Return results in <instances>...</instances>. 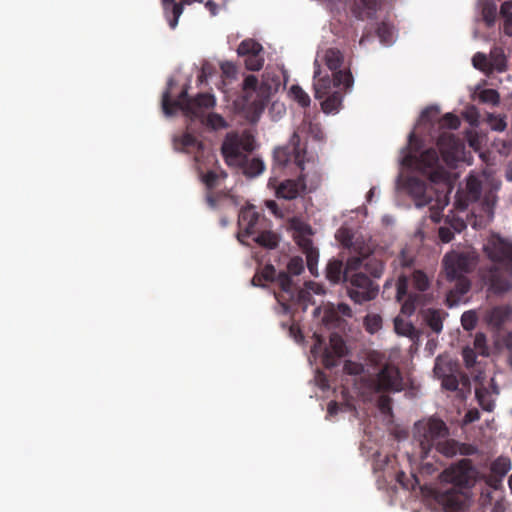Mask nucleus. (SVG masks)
<instances>
[{
  "instance_id": "nucleus-1",
  "label": "nucleus",
  "mask_w": 512,
  "mask_h": 512,
  "mask_svg": "<svg viewBox=\"0 0 512 512\" xmlns=\"http://www.w3.org/2000/svg\"><path fill=\"white\" fill-rule=\"evenodd\" d=\"M215 105L216 99L213 95L201 93L182 106V112L190 120H199L211 130L225 129L228 127L226 120L220 114L210 112Z\"/></svg>"
},
{
  "instance_id": "nucleus-2",
  "label": "nucleus",
  "mask_w": 512,
  "mask_h": 512,
  "mask_svg": "<svg viewBox=\"0 0 512 512\" xmlns=\"http://www.w3.org/2000/svg\"><path fill=\"white\" fill-rule=\"evenodd\" d=\"M449 436V429L444 421L431 417L420 420L414 424L413 440L420 448V457L426 458L432 448L436 447V442L442 437Z\"/></svg>"
},
{
  "instance_id": "nucleus-3",
  "label": "nucleus",
  "mask_w": 512,
  "mask_h": 512,
  "mask_svg": "<svg viewBox=\"0 0 512 512\" xmlns=\"http://www.w3.org/2000/svg\"><path fill=\"white\" fill-rule=\"evenodd\" d=\"M478 471L469 459H462L444 469L438 476L442 486L472 491Z\"/></svg>"
},
{
  "instance_id": "nucleus-4",
  "label": "nucleus",
  "mask_w": 512,
  "mask_h": 512,
  "mask_svg": "<svg viewBox=\"0 0 512 512\" xmlns=\"http://www.w3.org/2000/svg\"><path fill=\"white\" fill-rule=\"evenodd\" d=\"M436 503L444 512H469L473 503V493L450 486H440L432 492Z\"/></svg>"
},
{
  "instance_id": "nucleus-5",
  "label": "nucleus",
  "mask_w": 512,
  "mask_h": 512,
  "mask_svg": "<svg viewBox=\"0 0 512 512\" xmlns=\"http://www.w3.org/2000/svg\"><path fill=\"white\" fill-rule=\"evenodd\" d=\"M255 149V138L250 132L238 134L227 133L221 145V153L227 165L239 164L244 161V152Z\"/></svg>"
},
{
  "instance_id": "nucleus-6",
  "label": "nucleus",
  "mask_w": 512,
  "mask_h": 512,
  "mask_svg": "<svg viewBox=\"0 0 512 512\" xmlns=\"http://www.w3.org/2000/svg\"><path fill=\"white\" fill-rule=\"evenodd\" d=\"M366 381L368 387L375 393H396L404 389L401 372L391 363H385L373 377Z\"/></svg>"
},
{
  "instance_id": "nucleus-7",
  "label": "nucleus",
  "mask_w": 512,
  "mask_h": 512,
  "mask_svg": "<svg viewBox=\"0 0 512 512\" xmlns=\"http://www.w3.org/2000/svg\"><path fill=\"white\" fill-rule=\"evenodd\" d=\"M476 264L477 255L472 251H451L446 253L442 259L443 270L449 281L470 273Z\"/></svg>"
},
{
  "instance_id": "nucleus-8",
  "label": "nucleus",
  "mask_w": 512,
  "mask_h": 512,
  "mask_svg": "<svg viewBox=\"0 0 512 512\" xmlns=\"http://www.w3.org/2000/svg\"><path fill=\"white\" fill-rule=\"evenodd\" d=\"M346 292L349 298L356 304L374 300L379 292V286L365 273L351 274L346 284Z\"/></svg>"
},
{
  "instance_id": "nucleus-9",
  "label": "nucleus",
  "mask_w": 512,
  "mask_h": 512,
  "mask_svg": "<svg viewBox=\"0 0 512 512\" xmlns=\"http://www.w3.org/2000/svg\"><path fill=\"white\" fill-rule=\"evenodd\" d=\"M316 69L314 71V79L318 78L314 83V97L316 99H323L325 96L331 94L333 88H339L343 85L345 88H350L353 84V77L349 71L339 70L333 73V78L329 76L320 77L321 70L318 61L315 60Z\"/></svg>"
},
{
  "instance_id": "nucleus-10",
  "label": "nucleus",
  "mask_w": 512,
  "mask_h": 512,
  "mask_svg": "<svg viewBox=\"0 0 512 512\" xmlns=\"http://www.w3.org/2000/svg\"><path fill=\"white\" fill-rule=\"evenodd\" d=\"M434 375L441 380V385L449 391H456L459 386L460 366L457 361L447 355L435 359Z\"/></svg>"
},
{
  "instance_id": "nucleus-11",
  "label": "nucleus",
  "mask_w": 512,
  "mask_h": 512,
  "mask_svg": "<svg viewBox=\"0 0 512 512\" xmlns=\"http://www.w3.org/2000/svg\"><path fill=\"white\" fill-rule=\"evenodd\" d=\"M409 279L400 275L396 282V301L402 303L401 312L412 315L418 306L424 305L425 297L419 293L408 292Z\"/></svg>"
},
{
  "instance_id": "nucleus-12",
  "label": "nucleus",
  "mask_w": 512,
  "mask_h": 512,
  "mask_svg": "<svg viewBox=\"0 0 512 512\" xmlns=\"http://www.w3.org/2000/svg\"><path fill=\"white\" fill-rule=\"evenodd\" d=\"M484 250L494 264L512 265V242L509 240L493 235L488 240Z\"/></svg>"
},
{
  "instance_id": "nucleus-13",
  "label": "nucleus",
  "mask_w": 512,
  "mask_h": 512,
  "mask_svg": "<svg viewBox=\"0 0 512 512\" xmlns=\"http://www.w3.org/2000/svg\"><path fill=\"white\" fill-rule=\"evenodd\" d=\"M353 311L346 303H327L323 306L322 323L329 329L344 328L345 318H352Z\"/></svg>"
},
{
  "instance_id": "nucleus-14",
  "label": "nucleus",
  "mask_w": 512,
  "mask_h": 512,
  "mask_svg": "<svg viewBox=\"0 0 512 512\" xmlns=\"http://www.w3.org/2000/svg\"><path fill=\"white\" fill-rule=\"evenodd\" d=\"M264 221L265 218L255 211L253 206L242 208L238 216V225L242 231L238 232L237 239L244 243L242 238L260 232Z\"/></svg>"
},
{
  "instance_id": "nucleus-15",
  "label": "nucleus",
  "mask_w": 512,
  "mask_h": 512,
  "mask_svg": "<svg viewBox=\"0 0 512 512\" xmlns=\"http://www.w3.org/2000/svg\"><path fill=\"white\" fill-rule=\"evenodd\" d=\"M299 146L300 137L297 132H294L287 145L275 148L273 153L275 162L284 166L293 158L296 165L303 169V155Z\"/></svg>"
},
{
  "instance_id": "nucleus-16",
  "label": "nucleus",
  "mask_w": 512,
  "mask_h": 512,
  "mask_svg": "<svg viewBox=\"0 0 512 512\" xmlns=\"http://www.w3.org/2000/svg\"><path fill=\"white\" fill-rule=\"evenodd\" d=\"M305 269L304 261L300 256L292 257L286 266V271H281L277 275V283L281 290L286 294L294 297L295 282L293 276H299Z\"/></svg>"
},
{
  "instance_id": "nucleus-17",
  "label": "nucleus",
  "mask_w": 512,
  "mask_h": 512,
  "mask_svg": "<svg viewBox=\"0 0 512 512\" xmlns=\"http://www.w3.org/2000/svg\"><path fill=\"white\" fill-rule=\"evenodd\" d=\"M435 450L447 458L455 456H469L478 452L476 446L468 443H460L449 436L442 437L440 441L436 442Z\"/></svg>"
},
{
  "instance_id": "nucleus-18",
  "label": "nucleus",
  "mask_w": 512,
  "mask_h": 512,
  "mask_svg": "<svg viewBox=\"0 0 512 512\" xmlns=\"http://www.w3.org/2000/svg\"><path fill=\"white\" fill-rule=\"evenodd\" d=\"M348 352L343 338L337 334L332 333L329 339V346L324 350L322 361L326 368H333L337 366L338 359L344 357Z\"/></svg>"
},
{
  "instance_id": "nucleus-19",
  "label": "nucleus",
  "mask_w": 512,
  "mask_h": 512,
  "mask_svg": "<svg viewBox=\"0 0 512 512\" xmlns=\"http://www.w3.org/2000/svg\"><path fill=\"white\" fill-rule=\"evenodd\" d=\"M482 278L489 285V290L495 294L502 295L512 288L511 281L496 264L484 271Z\"/></svg>"
},
{
  "instance_id": "nucleus-20",
  "label": "nucleus",
  "mask_w": 512,
  "mask_h": 512,
  "mask_svg": "<svg viewBox=\"0 0 512 512\" xmlns=\"http://www.w3.org/2000/svg\"><path fill=\"white\" fill-rule=\"evenodd\" d=\"M437 146L448 165H453L460 158L462 145L453 135L442 134L438 138Z\"/></svg>"
},
{
  "instance_id": "nucleus-21",
  "label": "nucleus",
  "mask_w": 512,
  "mask_h": 512,
  "mask_svg": "<svg viewBox=\"0 0 512 512\" xmlns=\"http://www.w3.org/2000/svg\"><path fill=\"white\" fill-rule=\"evenodd\" d=\"M404 189L412 197L417 208L427 206L433 201L432 195L427 191L426 184L417 178L407 179Z\"/></svg>"
},
{
  "instance_id": "nucleus-22",
  "label": "nucleus",
  "mask_w": 512,
  "mask_h": 512,
  "mask_svg": "<svg viewBox=\"0 0 512 512\" xmlns=\"http://www.w3.org/2000/svg\"><path fill=\"white\" fill-rule=\"evenodd\" d=\"M403 162L408 166L415 167L424 174L438 165V154L434 149L424 151L419 157L416 154L409 153Z\"/></svg>"
},
{
  "instance_id": "nucleus-23",
  "label": "nucleus",
  "mask_w": 512,
  "mask_h": 512,
  "mask_svg": "<svg viewBox=\"0 0 512 512\" xmlns=\"http://www.w3.org/2000/svg\"><path fill=\"white\" fill-rule=\"evenodd\" d=\"M306 189L305 176L301 174L297 179L285 180L280 183L276 195L285 200L296 199Z\"/></svg>"
},
{
  "instance_id": "nucleus-24",
  "label": "nucleus",
  "mask_w": 512,
  "mask_h": 512,
  "mask_svg": "<svg viewBox=\"0 0 512 512\" xmlns=\"http://www.w3.org/2000/svg\"><path fill=\"white\" fill-rule=\"evenodd\" d=\"M258 79L254 75H249L243 82V99L246 105H252L255 109L263 110V100L258 98L257 93Z\"/></svg>"
},
{
  "instance_id": "nucleus-25",
  "label": "nucleus",
  "mask_w": 512,
  "mask_h": 512,
  "mask_svg": "<svg viewBox=\"0 0 512 512\" xmlns=\"http://www.w3.org/2000/svg\"><path fill=\"white\" fill-rule=\"evenodd\" d=\"M511 309L508 306H494L486 310L484 315L485 322L494 329H500L509 319Z\"/></svg>"
},
{
  "instance_id": "nucleus-26",
  "label": "nucleus",
  "mask_w": 512,
  "mask_h": 512,
  "mask_svg": "<svg viewBox=\"0 0 512 512\" xmlns=\"http://www.w3.org/2000/svg\"><path fill=\"white\" fill-rule=\"evenodd\" d=\"M325 276L327 280L334 285L340 283L347 284L350 277V275L347 274L342 260L339 259L329 260L325 269Z\"/></svg>"
},
{
  "instance_id": "nucleus-27",
  "label": "nucleus",
  "mask_w": 512,
  "mask_h": 512,
  "mask_svg": "<svg viewBox=\"0 0 512 512\" xmlns=\"http://www.w3.org/2000/svg\"><path fill=\"white\" fill-rule=\"evenodd\" d=\"M194 98H188L187 90H183L178 99L171 101L170 100V91L166 90L162 94V110L165 116L170 117L173 116L177 109L182 110V106H184L188 101L194 100Z\"/></svg>"
},
{
  "instance_id": "nucleus-28",
  "label": "nucleus",
  "mask_w": 512,
  "mask_h": 512,
  "mask_svg": "<svg viewBox=\"0 0 512 512\" xmlns=\"http://www.w3.org/2000/svg\"><path fill=\"white\" fill-rule=\"evenodd\" d=\"M229 166L241 169L242 173L248 178L259 176L265 169L264 162L260 158H249L247 155H244V161L241 163Z\"/></svg>"
},
{
  "instance_id": "nucleus-29",
  "label": "nucleus",
  "mask_w": 512,
  "mask_h": 512,
  "mask_svg": "<svg viewBox=\"0 0 512 512\" xmlns=\"http://www.w3.org/2000/svg\"><path fill=\"white\" fill-rule=\"evenodd\" d=\"M380 9L379 0H360V4L353 9L355 17L359 20L374 19Z\"/></svg>"
},
{
  "instance_id": "nucleus-30",
  "label": "nucleus",
  "mask_w": 512,
  "mask_h": 512,
  "mask_svg": "<svg viewBox=\"0 0 512 512\" xmlns=\"http://www.w3.org/2000/svg\"><path fill=\"white\" fill-rule=\"evenodd\" d=\"M453 281H455V286L447 295V302L451 307L457 305L460 302L461 297L466 294L471 287V283L466 276H461Z\"/></svg>"
},
{
  "instance_id": "nucleus-31",
  "label": "nucleus",
  "mask_w": 512,
  "mask_h": 512,
  "mask_svg": "<svg viewBox=\"0 0 512 512\" xmlns=\"http://www.w3.org/2000/svg\"><path fill=\"white\" fill-rule=\"evenodd\" d=\"M321 58L325 65L333 72L339 71L338 69L344 60L343 54L337 48L325 49Z\"/></svg>"
},
{
  "instance_id": "nucleus-32",
  "label": "nucleus",
  "mask_w": 512,
  "mask_h": 512,
  "mask_svg": "<svg viewBox=\"0 0 512 512\" xmlns=\"http://www.w3.org/2000/svg\"><path fill=\"white\" fill-rule=\"evenodd\" d=\"M298 235L296 236L297 244L301 247L303 253L315 249L312 240L309 237L312 234V229L305 223H299L296 227Z\"/></svg>"
},
{
  "instance_id": "nucleus-33",
  "label": "nucleus",
  "mask_w": 512,
  "mask_h": 512,
  "mask_svg": "<svg viewBox=\"0 0 512 512\" xmlns=\"http://www.w3.org/2000/svg\"><path fill=\"white\" fill-rule=\"evenodd\" d=\"M482 182L479 177L469 175L466 181V197L471 202H476L481 199Z\"/></svg>"
},
{
  "instance_id": "nucleus-34",
  "label": "nucleus",
  "mask_w": 512,
  "mask_h": 512,
  "mask_svg": "<svg viewBox=\"0 0 512 512\" xmlns=\"http://www.w3.org/2000/svg\"><path fill=\"white\" fill-rule=\"evenodd\" d=\"M394 330L398 335L408 337L411 340L419 338V331L413 326V324L399 317L394 319Z\"/></svg>"
},
{
  "instance_id": "nucleus-35",
  "label": "nucleus",
  "mask_w": 512,
  "mask_h": 512,
  "mask_svg": "<svg viewBox=\"0 0 512 512\" xmlns=\"http://www.w3.org/2000/svg\"><path fill=\"white\" fill-rule=\"evenodd\" d=\"M325 97L326 98L321 102L323 112L326 114L337 113L342 105L341 92L336 90Z\"/></svg>"
},
{
  "instance_id": "nucleus-36",
  "label": "nucleus",
  "mask_w": 512,
  "mask_h": 512,
  "mask_svg": "<svg viewBox=\"0 0 512 512\" xmlns=\"http://www.w3.org/2000/svg\"><path fill=\"white\" fill-rule=\"evenodd\" d=\"M423 319L435 333H440L443 329L441 311L437 309H427L423 311Z\"/></svg>"
},
{
  "instance_id": "nucleus-37",
  "label": "nucleus",
  "mask_w": 512,
  "mask_h": 512,
  "mask_svg": "<svg viewBox=\"0 0 512 512\" xmlns=\"http://www.w3.org/2000/svg\"><path fill=\"white\" fill-rule=\"evenodd\" d=\"M489 63L491 67V72L497 70L498 72H503L506 67V57L503 52V49L500 47H494L491 49L489 54Z\"/></svg>"
},
{
  "instance_id": "nucleus-38",
  "label": "nucleus",
  "mask_w": 512,
  "mask_h": 512,
  "mask_svg": "<svg viewBox=\"0 0 512 512\" xmlns=\"http://www.w3.org/2000/svg\"><path fill=\"white\" fill-rule=\"evenodd\" d=\"M466 227L465 223L460 220H454L450 227L443 226L438 230L439 238L442 242L448 243L454 238V232H461Z\"/></svg>"
},
{
  "instance_id": "nucleus-39",
  "label": "nucleus",
  "mask_w": 512,
  "mask_h": 512,
  "mask_svg": "<svg viewBox=\"0 0 512 512\" xmlns=\"http://www.w3.org/2000/svg\"><path fill=\"white\" fill-rule=\"evenodd\" d=\"M257 234L258 235L254 238V241L260 246L268 249H274L277 247L279 239L275 233L267 231L263 227Z\"/></svg>"
},
{
  "instance_id": "nucleus-40",
  "label": "nucleus",
  "mask_w": 512,
  "mask_h": 512,
  "mask_svg": "<svg viewBox=\"0 0 512 512\" xmlns=\"http://www.w3.org/2000/svg\"><path fill=\"white\" fill-rule=\"evenodd\" d=\"M424 174L427 175L430 181L433 183H443L446 185H449L450 183V173L440 165L435 166Z\"/></svg>"
},
{
  "instance_id": "nucleus-41",
  "label": "nucleus",
  "mask_w": 512,
  "mask_h": 512,
  "mask_svg": "<svg viewBox=\"0 0 512 512\" xmlns=\"http://www.w3.org/2000/svg\"><path fill=\"white\" fill-rule=\"evenodd\" d=\"M262 51L263 47L261 46V44H259L253 39L243 40L237 48L238 55L245 57H247L248 55H253L254 53H261Z\"/></svg>"
},
{
  "instance_id": "nucleus-42",
  "label": "nucleus",
  "mask_w": 512,
  "mask_h": 512,
  "mask_svg": "<svg viewBox=\"0 0 512 512\" xmlns=\"http://www.w3.org/2000/svg\"><path fill=\"white\" fill-rule=\"evenodd\" d=\"M476 398L478 400L479 405L483 410L491 412L494 409V401L490 396V393L487 388L484 386L478 387L475 390Z\"/></svg>"
},
{
  "instance_id": "nucleus-43",
  "label": "nucleus",
  "mask_w": 512,
  "mask_h": 512,
  "mask_svg": "<svg viewBox=\"0 0 512 512\" xmlns=\"http://www.w3.org/2000/svg\"><path fill=\"white\" fill-rule=\"evenodd\" d=\"M511 469V461L507 457H499L492 462L490 466L491 473L497 474L498 477L504 478Z\"/></svg>"
},
{
  "instance_id": "nucleus-44",
  "label": "nucleus",
  "mask_w": 512,
  "mask_h": 512,
  "mask_svg": "<svg viewBox=\"0 0 512 512\" xmlns=\"http://www.w3.org/2000/svg\"><path fill=\"white\" fill-rule=\"evenodd\" d=\"M289 94L303 108L308 107L311 103L309 95L299 85H292Z\"/></svg>"
},
{
  "instance_id": "nucleus-45",
  "label": "nucleus",
  "mask_w": 512,
  "mask_h": 512,
  "mask_svg": "<svg viewBox=\"0 0 512 512\" xmlns=\"http://www.w3.org/2000/svg\"><path fill=\"white\" fill-rule=\"evenodd\" d=\"M336 237L344 247L352 249L353 251H358V248L361 247L354 241V236L350 230L346 228L339 229Z\"/></svg>"
},
{
  "instance_id": "nucleus-46",
  "label": "nucleus",
  "mask_w": 512,
  "mask_h": 512,
  "mask_svg": "<svg viewBox=\"0 0 512 512\" xmlns=\"http://www.w3.org/2000/svg\"><path fill=\"white\" fill-rule=\"evenodd\" d=\"M356 252L359 253L360 256L350 257L346 261L345 269L347 271V274L349 273V271H355L361 266L363 259H365L369 255L370 249L368 247H359L358 251Z\"/></svg>"
},
{
  "instance_id": "nucleus-47",
  "label": "nucleus",
  "mask_w": 512,
  "mask_h": 512,
  "mask_svg": "<svg viewBox=\"0 0 512 512\" xmlns=\"http://www.w3.org/2000/svg\"><path fill=\"white\" fill-rule=\"evenodd\" d=\"M196 144H198L197 139L190 133L173 137L174 149L177 151H182L185 148L195 146Z\"/></svg>"
},
{
  "instance_id": "nucleus-48",
  "label": "nucleus",
  "mask_w": 512,
  "mask_h": 512,
  "mask_svg": "<svg viewBox=\"0 0 512 512\" xmlns=\"http://www.w3.org/2000/svg\"><path fill=\"white\" fill-rule=\"evenodd\" d=\"M365 329L370 333L374 334L382 328V318L379 314L371 313L367 314L364 318Z\"/></svg>"
},
{
  "instance_id": "nucleus-49",
  "label": "nucleus",
  "mask_w": 512,
  "mask_h": 512,
  "mask_svg": "<svg viewBox=\"0 0 512 512\" xmlns=\"http://www.w3.org/2000/svg\"><path fill=\"white\" fill-rule=\"evenodd\" d=\"M487 123L493 131L503 132L507 128L505 115L489 113Z\"/></svg>"
},
{
  "instance_id": "nucleus-50",
  "label": "nucleus",
  "mask_w": 512,
  "mask_h": 512,
  "mask_svg": "<svg viewBox=\"0 0 512 512\" xmlns=\"http://www.w3.org/2000/svg\"><path fill=\"white\" fill-rule=\"evenodd\" d=\"M500 493L490 488L482 489L479 497V505L482 509L486 510L492 506L494 500Z\"/></svg>"
},
{
  "instance_id": "nucleus-51",
  "label": "nucleus",
  "mask_w": 512,
  "mask_h": 512,
  "mask_svg": "<svg viewBox=\"0 0 512 512\" xmlns=\"http://www.w3.org/2000/svg\"><path fill=\"white\" fill-rule=\"evenodd\" d=\"M289 298L291 300H294L300 304H304V310L307 308V305L309 303H312V294L310 292V290L307 288V287H303V288H299L297 289L296 288V285L294 286V297L292 298L290 295H289Z\"/></svg>"
},
{
  "instance_id": "nucleus-52",
  "label": "nucleus",
  "mask_w": 512,
  "mask_h": 512,
  "mask_svg": "<svg viewBox=\"0 0 512 512\" xmlns=\"http://www.w3.org/2000/svg\"><path fill=\"white\" fill-rule=\"evenodd\" d=\"M472 63L476 69L486 74L492 73L489 63V57L486 54L477 52L472 58Z\"/></svg>"
},
{
  "instance_id": "nucleus-53",
  "label": "nucleus",
  "mask_w": 512,
  "mask_h": 512,
  "mask_svg": "<svg viewBox=\"0 0 512 512\" xmlns=\"http://www.w3.org/2000/svg\"><path fill=\"white\" fill-rule=\"evenodd\" d=\"M377 36L384 45H391L394 41L393 29L386 23H381L377 28Z\"/></svg>"
},
{
  "instance_id": "nucleus-54",
  "label": "nucleus",
  "mask_w": 512,
  "mask_h": 512,
  "mask_svg": "<svg viewBox=\"0 0 512 512\" xmlns=\"http://www.w3.org/2000/svg\"><path fill=\"white\" fill-rule=\"evenodd\" d=\"M412 281L414 288L419 292H424L429 288V279L427 275L420 270L413 272Z\"/></svg>"
},
{
  "instance_id": "nucleus-55",
  "label": "nucleus",
  "mask_w": 512,
  "mask_h": 512,
  "mask_svg": "<svg viewBox=\"0 0 512 512\" xmlns=\"http://www.w3.org/2000/svg\"><path fill=\"white\" fill-rule=\"evenodd\" d=\"M478 98L482 103L497 106L500 103V95L495 89H484L479 92Z\"/></svg>"
},
{
  "instance_id": "nucleus-56",
  "label": "nucleus",
  "mask_w": 512,
  "mask_h": 512,
  "mask_svg": "<svg viewBox=\"0 0 512 512\" xmlns=\"http://www.w3.org/2000/svg\"><path fill=\"white\" fill-rule=\"evenodd\" d=\"M227 173L225 171H208L202 176V181L207 188L212 189L217 186L219 179H225Z\"/></svg>"
},
{
  "instance_id": "nucleus-57",
  "label": "nucleus",
  "mask_w": 512,
  "mask_h": 512,
  "mask_svg": "<svg viewBox=\"0 0 512 512\" xmlns=\"http://www.w3.org/2000/svg\"><path fill=\"white\" fill-rule=\"evenodd\" d=\"M496 16V5L492 3H485L482 7V17L488 27H492L495 24Z\"/></svg>"
},
{
  "instance_id": "nucleus-58",
  "label": "nucleus",
  "mask_w": 512,
  "mask_h": 512,
  "mask_svg": "<svg viewBox=\"0 0 512 512\" xmlns=\"http://www.w3.org/2000/svg\"><path fill=\"white\" fill-rule=\"evenodd\" d=\"M365 270L371 274L374 278H380L384 271V265L382 261L372 258L368 260L365 265Z\"/></svg>"
},
{
  "instance_id": "nucleus-59",
  "label": "nucleus",
  "mask_w": 512,
  "mask_h": 512,
  "mask_svg": "<svg viewBox=\"0 0 512 512\" xmlns=\"http://www.w3.org/2000/svg\"><path fill=\"white\" fill-rule=\"evenodd\" d=\"M260 54L261 53H254L253 55H248L245 58V65L248 70L258 71L262 68L264 58Z\"/></svg>"
},
{
  "instance_id": "nucleus-60",
  "label": "nucleus",
  "mask_w": 512,
  "mask_h": 512,
  "mask_svg": "<svg viewBox=\"0 0 512 512\" xmlns=\"http://www.w3.org/2000/svg\"><path fill=\"white\" fill-rule=\"evenodd\" d=\"M461 324L463 328L467 331H470L476 327L477 324V314L473 310L466 311L461 316Z\"/></svg>"
},
{
  "instance_id": "nucleus-61",
  "label": "nucleus",
  "mask_w": 512,
  "mask_h": 512,
  "mask_svg": "<svg viewBox=\"0 0 512 512\" xmlns=\"http://www.w3.org/2000/svg\"><path fill=\"white\" fill-rule=\"evenodd\" d=\"M397 482L405 489H414L416 484H418V480L415 476H411L408 478L403 471H400L396 475Z\"/></svg>"
},
{
  "instance_id": "nucleus-62",
  "label": "nucleus",
  "mask_w": 512,
  "mask_h": 512,
  "mask_svg": "<svg viewBox=\"0 0 512 512\" xmlns=\"http://www.w3.org/2000/svg\"><path fill=\"white\" fill-rule=\"evenodd\" d=\"M474 348L479 354L488 355V348L486 346V336L483 333H477L474 338Z\"/></svg>"
},
{
  "instance_id": "nucleus-63",
  "label": "nucleus",
  "mask_w": 512,
  "mask_h": 512,
  "mask_svg": "<svg viewBox=\"0 0 512 512\" xmlns=\"http://www.w3.org/2000/svg\"><path fill=\"white\" fill-rule=\"evenodd\" d=\"M448 201L445 200H437L435 205L431 206V214L430 218L433 222L438 223L441 220L440 212L447 205Z\"/></svg>"
},
{
  "instance_id": "nucleus-64",
  "label": "nucleus",
  "mask_w": 512,
  "mask_h": 512,
  "mask_svg": "<svg viewBox=\"0 0 512 512\" xmlns=\"http://www.w3.org/2000/svg\"><path fill=\"white\" fill-rule=\"evenodd\" d=\"M391 401H392V399L388 395L382 393L379 396L378 401H377V406H378L379 410L384 414L391 413V411H392Z\"/></svg>"
}]
</instances>
